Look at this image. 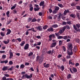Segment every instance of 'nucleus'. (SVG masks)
Wrapping results in <instances>:
<instances>
[{
    "label": "nucleus",
    "instance_id": "052dcab7",
    "mask_svg": "<svg viewBox=\"0 0 80 80\" xmlns=\"http://www.w3.org/2000/svg\"><path fill=\"white\" fill-rule=\"evenodd\" d=\"M11 22H12V21L11 20H10L9 21H8L7 24L9 25V24H10Z\"/></svg>",
    "mask_w": 80,
    "mask_h": 80
},
{
    "label": "nucleus",
    "instance_id": "20e7f679",
    "mask_svg": "<svg viewBox=\"0 0 80 80\" xmlns=\"http://www.w3.org/2000/svg\"><path fill=\"white\" fill-rule=\"evenodd\" d=\"M72 48H73V44H72V43H71L70 44L68 45V50H73Z\"/></svg>",
    "mask_w": 80,
    "mask_h": 80
},
{
    "label": "nucleus",
    "instance_id": "39448f33",
    "mask_svg": "<svg viewBox=\"0 0 80 80\" xmlns=\"http://www.w3.org/2000/svg\"><path fill=\"white\" fill-rule=\"evenodd\" d=\"M67 13H71V12H70V9H67V10H65L64 11L63 13V15L64 16L67 15Z\"/></svg>",
    "mask_w": 80,
    "mask_h": 80
},
{
    "label": "nucleus",
    "instance_id": "4c0bfd02",
    "mask_svg": "<svg viewBox=\"0 0 80 80\" xmlns=\"http://www.w3.org/2000/svg\"><path fill=\"white\" fill-rule=\"evenodd\" d=\"M66 27L65 30H66V28H67V29H68V30H69V29H70V26H64V27Z\"/></svg>",
    "mask_w": 80,
    "mask_h": 80
},
{
    "label": "nucleus",
    "instance_id": "bb28decb",
    "mask_svg": "<svg viewBox=\"0 0 80 80\" xmlns=\"http://www.w3.org/2000/svg\"><path fill=\"white\" fill-rule=\"evenodd\" d=\"M13 56V52H12V53H10L9 58H10V59L12 58Z\"/></svg>",
    "mask_w": 80,
    "mask_h": 80
},
{
    "label": "nucleus",
    "instance_id": "774afa93",
    "mask_svg": "<svg viewBox=\"0 0 80 80\" xmlns=\"http://www.w3.org/2000/svg\"><path fill=\"white\" fill-rule=\"evenodd\" d=\"M56 36L54 34H52V38H55Z\"/></svg>",
    "mask_w": 80,
    "mask_h": 80
},
{
    "label": "nucleus",
    "instance_id": "79ce46f5",
    "mask_svg": "<svg viewBox=\"0 0 80 80\" xmlns=\"http://www.w3.org/2000/svg\"><path fill=\"white\" fill-rule=\"evenodd\" d=\"M40 10V8H34V11H38Z\"/></svg>",
    "mask_w": 80,
    "mask_h": 80
},
{
    "label": "nucleus",
    "instance_id": "f257e3e1",
    "mask_svg": "<svg viewBox=\"0 0 80 80\" xmlns=\"http://www.w3.org/2000/svg\"><path fill=\"white\" fill-rule=\"evenodd\" d=\"M80 27V24L79 23L77 24L76 25H73V28L75 30V31H74L75 33H76V32H78L77 28H79Z\"/></svg>",
    "mask_w": 80,
    "mask_h": 80
},
{
    "label": "nucleus",
    "instance_id": "aec40b11",
    "mask_svg": "<svg viewBox=\"0 0 80 80\" xmlns=\"http://www.w3.org/2000/svg\"><path fill=\"white\" fill-rule=\"evenodd\" d=\"M25 43V41H22L21 42V43L20 44V45L21 46V47H23V46H24Z\"/></svg>",
    "mask_w": 80,
    "mask_h": 80
},
{
    "label": "nucleus",
    "instance_id": "c03bdc74",
    "mask_svg": "<svg viewBox=\"0 0 80 80\" xmlns=\"http://www.w3.org/2000/svg\"><path fill=\"white\" fill-rule=\"evenodd\" d=\"M16 40H18L19 42H22V39L20 38H17L16 39Z\"/></svg>",
    "mask_w": 80,
    "mask_h": 80
},
{
    "label": "nucleus",
    "instance_id": "49530a36",
    "mask_svg": "<svg viewBox=\"0 0 80 80\" xmlns=\"http://www.w3.org/2000/svg\"><path fill=\"white\" fill-rule=\"evenodd\" d=\"M20 67L21 68H25V65L24 64H21L20 66Z\"/></svg>",
    "mask_w": 80,
    "mask_h": 80
},
{
    "label": "nucleus",
    "instance_id": "8fccbe9b",
    "mask_svg": "<svg viewBox=\"0 0 80 80\" xmlns=\"http://www.w3.org/2000/svg\"><path fill=\"white\" fill-rule=\"evenodd\" d=\"M76 9H77V10H80V6H76Z\"/></svg>",
    "mask_w": 80,
    "mask_h": 80
},
{
    "label": "nucleus",
    "instance_id": "0e129e2a",
    "mask_svg": "<svg viewBox=\"0 0 80 80\" xmlns=\"http://www.w3.org/2000/svg\"><path fill=\"white\" fill-rule=\"evenodd\" d=\"M1 35L2 37H4L5 36V34H4L2 32H1Z\"/></svg>",
    "mask_w": 80,
    "mask_h": 80
},
{
    "label": "nucleus",
    "instance_id": "f704fd0d",
    "mask_svg": "<svg viewBox=\"0 0 80 80\" xmlns=\"http://www.w3.org/2000/svg\"><path fill=\"white\" fill-rule=\"evenodd\" d=\"M43 59H42V58H41L39 59V63L41 64L42 62H43Z\"/></svg>",
    "mask_w": 80,
    "mask_h": 80
},
{
    "label": "nucleus",
    "instance_id": "f8f14e48",
    "mask_svg": "<svg viewBox=\"0 0 80 80\" xmlns=\"http://www.w3.org/2000/svg\"><path fill=\"white\" fill-rule=\"evenodd\" d=\"M57 44V42H52V45L50 46L51 48H53V47H55L56 46Z\"/></svg>",
    "mask_w": 80,
    "mask_h": 80
},
{
    "label": "nucleus",
    "instance_id": "69168bd1",
    "mask_svg": "<svg viewBox=\"0 0 80 80\" xmlns=\"http://www.w3.org/2000/svg\"><path fill=\"white\" fill-rule=\"evenodd\" d=\"M30 11H31V12H32V11H33V7H30Z\"/></svg>",
    "mask_w": 80,
    "mask_h": 80
},
{
    "label": "nucleus",
    "instance_id": "dca6fc26",
    "mask_svg": "<svg viewBox=\"0 0 80 80\" xmlns=\"http://www.w3.org/2000/svg\"><path fill=\"white\" fill-rule=\"evenodd\" d=\"M47 53L48 54H51V55H52V54L53 53V50L52 51L49 50V51H48Z\"/></svg>",
    "mask_w": 80,
    "mask_h": 80
},
{
    "label": "nucleus",
    "instance_id": "393cba45",
    "mask_svg": "<svg viewBox=\"0 0 80 80\" xmlns=\"http://www.w3.org/2000/svg\"><path fill=\"white\" fill-rule=\"evenodd\" d=\"M76 15L78 18V20H80V14L79 13H78L76 14Z\"/></svg>",
    "mask_w": 80,
    "mask_h": 80
},
{
    "label": "nucleus",
    "instance_id": "a211bd4d",
    "mask_svg": "<svg viewBox=\"0 0 80 80\" xmlns=\"http://www.w3.org/2000/svg\"><path fill=\"white\" fill-rule=\"evenodd\" d=\"M8 69V67L7 66L3 67L2 69L3 71H6V70H7Z\"/></svg>",
    "mask_w": 80,
    "mask_h": 80
},
{
    "label": "nucleus",
    "instance_id": "423d86ee",
    "mask_svg": "<svg viewBox=\"0 0 80 80\" xmlns=\"http://www.w3.org/2000/svg\"><path fill=\"white\" fill-rule=\"evenodd\" d=\"M65 27H63L62 29H61L59 32H58L60 34H62V33H63L64 32H65V28H66Z\"/></svg>",
    "mask_w": 80,
    "mask_h": 80
},
{
    "label": "nucleus",
    "instance_id": "e433bc0d",
    "mask_svg": "<svg viewBox=\"0 0 80 80\" xmlns=\"http://www.w3.org/2000/svg\"><path fill=\"white\" fill-rule=\"evenodd\" d=\"M49 40L50 41H52V35H50L49 36Z\"/></svg>",
    "mask_w": 80,
    "mask_h": 80
},
{
    "label": "nucleus",
    "instance_id": "3c124183",
    "mask_svg": "<svg viewBox=\"0 0 80 80\" xmlns=\"http://www.w3.org/2000/svg\"><path fill=\"white\" fill-rule=\"evenodd\" d=\"M70 58H71V56H70V55H68L67 56L66 58H67V59Z\"/></svg>",
    "mask_w": 80,
    "mask_h": 80
},
{
    "label": "nucleus",
    "instance_id": "4468645a",
    "mask_svg": "<svg viewBox=\"0 0 80 80\" xmlns=\"http://www.w3.org/2000/svg\"><path fill=\"white\" fill-rule=\"evenodd\" d=\"M7 32L6 33V35H9L10 34V33L12 32V31L10 29H7Z\"/></svg>",
    "mask_w": 80,
    "mask_h": 80
},
{
    "label": "nucleus",
    "instance_id": "de8ad7c7",
    "mask_svg": "<svg viewBox=\"0 0 80 80\" xmlns=\"http://www.w3.org/2000/svg\"><path fill=\"white\" fill-rule=\"evenodd\" d=\"M73 51L74 52H76L77 51V48L76 47L75 48H74Z\"/></svg>",
    "mask_w": 80,
    "mask_h": 80
},
{
    "label": "nucleus",
    "instance_id": "a878e982",
    "mask_svg": "<svg viewBox=\"0 0 80 80\" xmlns=\"http://www.w3.org/2000/svg\"><path fill=\"white\" fill-rule=\"evenodd\" d=\"M70 17H72V18H75V14H71L70 15Z\"/></svg>",
    "mask_w": 80,
    "mask_h": 80
},
{
    "label": "nucleus",
    "instance_id": "7ed1b4c3",
    "mask_svg": "<svg viewBox=\"0 0 80 80\" xmlns=\"http://www.w3.org/2000/svg\"><path fill=\"white\" fill-rule=\"evenodd\" d=\"M25 76V78H28V79H30V78H32V76L33 75L32 74H30V75H28L27 74H26L25 75H24Z\"/></svg>",
    "mask_w": 80,
    "mask_h": 80
},
{
    "label": "nucleus",
    "instance_id": "7c9ffc66",
    "mask_svg": "<svg viewBox=\"0 0 80 80\" xmlns=\"http://www.w3.org/2000/svg\"><path fill=\"white\" fill-rule=\"evenodd\" d=\"M39 58H40V57H39V56H38L36 58V62H38V61H39Z\"/></svg>",
    "mask_w": 80,
    "mask_h": 80
},
{
    "label": "nucleus",
    "instance_id": "f03ea898",
    "mask_svg": "<svg viewBox=\"0 0 80 80\" xmlns=\"http://www.w3.org/2000/svg\"><path fill=\"white\" fill-rule=\"evenodd\" d=\"M59 9L60 8H59V7L55 6L54 10L52 11L53 13H54L55 14V13H57V12H58V10H59Z\"/></svg>",
    "mask_w": 80,
    "mask_h": 80
},
{
    "label": "nucleus",
    "instance_id": "6e6d98bb",
    "mask_svg": "<svg viewBox=\"0 0 80 80\" xmlns=\"http://www.w3.org/2000/svg\"><path fill=\"white\" fill-rule=\"evenodd\" d=\"M55 34L56 35V36L57 37H58V36L59 35V32H57V33H55Z\"/></svg>",
    "mask_w": 80,
    "mask_h": 80
},
{
    "label": "nucleus",
    "instance_id": "0eeeda50",
    "mask_svg": "<svg viewBox=\"0 0 80 80\" xmlns=\"http://www.w3.org/2000/svg\"><path fill=\"white\" fill-rule=\"evenodd\" d=\"M36 28L38 30H39V31H43V29L42 28V26L41 25L39 26H37L36 27Z\"/></svg>",
    "mask_w": 80,
    "mask_h": 80
},
{
    "label": "nucleus",
    "instance_id": "5fc2aeb1",
    "mask_svg": "<svg viewBox=\"0 0 80 80\" xmlns=\"http://www.w3.org/2000/svg\"><path fill=\"white\" fill-rule=\"evenodd\" d=\"M6 55H3L2 56V58L3 59H5V58H6Z\"/></svg>",
    "mask_w": 80,
    "mask_h": 80
},
{
    "label": "nucleus",
    "instance_id": "13d9d810",
    "mask_svg": "<svg viewBox=\"0 0 80 80\" xmlns=\"http://www.w3.org/2000/svg\"><path fill=\"white\" fill-rule=\"evenodd\" d=\"M21 78H22V79H25V75L23 74V75L21 77Z\"/></svg>",
    "mask_w": 80,
    "mask_h": 80
},
{
    "label": "nucleus",
    "instance_id": "a19ab883",
    "mask_svg": "<svg viewBox=\"0 0 80 80\" xmlns=\"http://www.w3.org/2000/svg\"><path fill=\"white\" fill-rule=\"evenodd\" d=\"M76 5V4H75L74 2H73L71 3V7H75Z\"/></svg>",
    "mask_w": 80,
    "mask_h": 80
},
{
    "label": "nucleus",
    "instance_id": "338daca9",
    "mask_svg": "<svg viewBox=\"0 0 80 80\" xmlns=\"http://www.w3.org/2000/svg\"><path fill=\"white\" fill-rule=\"evenodd\" d=\"M67 23H68V24L69 25H72L71 21H68L67 22Z\"/></svg>",
    "mask_w": 80,
    "mask_h": 80
},
{
    "label": "nucleus",
    "instance_id": "6ab92c4d",
    "mask_svg": "<svg viewBox=\"0 0 80 80\" xmlns=\"http://www.w3.org/2000/svg\"><path fill=\"white\" fill-rule=\"evenodd\" d=\"M45 5V1H41L39 3V5L41 7Z\"/></svg>",
    "mask_w": 80,
    "mask_h": 80
},
{
    "label": "nucleus",
    "instance_id": "2eb2a0df",
    "mask_svg": "<svg viewBox=\"0 0 80 80\" xmlns=\"http://www.w3.org/2000/svg\"><path fill=\"white\" fill-rule=\"evenodd\" d=\"M52 27L54 28H58V25L57 24H53L52 25Z\"/></svg>",
    "mask_w": 80,
    "mask_h": 80
},
{
    "label": "nucleus",
    "instance_id": "09e8293b",
    "mask_svg": "<svg viewBox=\"0 0 80 80\" xmlns=\"http://www.w3.org/2000/svg\"><path fill=\"white\" fill-rule=\"evenodd\" d=\"M62 61L63 62H66V61H67V59L64 58L62 59Z\"/></svg>",
    "mask_w": 80,
    "mask_h": 80
},
{
    "label": "nucleus",
    "instance_id": "37998d69",
    "mask_svg": "<svg viewBox=\"0 0 80 80\" xmlns=\"http://www.w3.org/2000/svg\"><path fill=\"white\" fill-rule=\"evenodd\" d=\"M63 38V37L60 36H59L58 37V39H62V38Z\"/></svg>",
    "mask_w": 80,
    "mask_h": 80
},
{
    "label": "nucleus",
    "instance_id": "9b49d317",
    "mask_svg": "<svg viewBox=\"0 0 80 80\" xmlns=\"http://www.w3.org/2000/svg\"><path fill=\"white\" fill-rule=\"evenodd\" d=\"M47 31L48 32H53L54 31V29L52 27L50 28H48L47 30Z\"/></svg>",
    "mask_w": 80,
    "mask_h": 80
},
{
    "label": "nucleus",
    "instance_id": "2f4dec72",
    "mask_svg": "<svg viewBox=\"0 0 80 80\" xmlns=\"http://www.w3.org/2000/svg\"><path fill=\"white\" fill-rule=\"evenodd\" d=\"M58 6L59 7H60L61 8H63V4H58Z\"/></svg>",
    "mask_w": 80,
    "mask_h": 80
},
{
    "label": "nucleus",
    "instance_id": "58836bf2",
    "mask_svg": "<svg viewBox=\"0 0 80 80\" xmlns=\"http://www.w3.org/2000/svg\"><path fill=\"white\" fill-rule=\"evenodd\" d=\"M47 28H48V26H47V25H45L43 27V30H46V29H47Z\"/></svg>",
    "mask_w": 80,
    "mask_h": 80
},
{
    "label": "nucleus",
    "instance_id": "a18cd8bd",
    "mask_svg": "<svg viewBox=\"0 0 80 80\" xmlns=\"http://www.w3.org/2000/svg\"><path fill=\"white\" fill-rule=\"evenodd\" d=\"M13 13H17V12H18V11H17V10H16V9H14L13 11Z\"/></svg>",
    "mask_w": 80,
    "mask_h": 80
},
{
    "label": "nucleus",
    "instance_id": "603ef678",
    "mask_svg": "<svg viewBox=\"0 0 80 80\" xmlns=\"http://www.w3.org/2000/svg\"><path fill=\"white\" fill-rule=\"evenodd\" d=\"M76 42H77V43H79L80 42V39L78 38H76Z\"/></svg>",
    "mask_w": 80,
    "mask_h": 80
},
{
    "label": "nucleus",
    "instance_id": "e2e57ef3",
    "mask_svg": "<svg viewBox=\"0 0 80 80\" xmlns=\"http://www.w3.org/2000/svg\"><path fill=\"white\" fill-rule=\"evenodd\" d=\"M62 18L63 20H66V17H62Z\"/></svg>",
    "mask_w": 80,
    "mask_h": 80
},
{
    "label": "nucleus",
    "instance_id": "412c9836",
    "mask_svg": "<svg viewBox=\"0 0 80 80\" xmlns=\"http://www.w3.org/2000/svg\"><path fill=\"white\" fill-rule=\"evenodd\" d=\"M17 7V4H15L11 8V10H13V9H15V8H16V7Z\"/></svg>",
    "mask_w": 80,
    "mask_h": 80
},
{
    "label": "nucleus",
    "instance_id": "cd10ccee",
    "mask_svg": "<svg viewBox=\"0 0 80 80\" xmlns=\"http://www.w3.org/2000/svg\"><path fill=\"white\" fill-rule=\"evenodd\" d=\"M33 52H30L29 53L28 56V57H31V56H32V55H33Z\"/></svg>",
    "mask_w": 80,
    "mask_h": 80
},
{
    "label": "nucleus",
    "instance_id": "4be33fe9",
    "mask_svg": "<svg viewBox=\"0 0 80 80\" xmlns=\"http://www.w3.org/2000/svg\"><path fill=\"white\" fill-rule=\"evenodd\" d=\"M60 68L62 71V72H63V70H64V69H65V67H64V66L63 65H62L61 67Z\"/></svg>",
    "mask_w": 80,
    "mask_h": 80
},
{
    "label": "nucleus",
    "instance_id": "f3484780",
    "mask_svg": "<svg viewBox=\"0 0 80 80\" xmlns=\"http://www.w3.org/2000/svg\"><path fill=\"white\" fill-rule=\"evenodd\" d=\"M7 41H3V42L4 43H5V44H6V45H7V44H8V43H9V42H10V39H8L7 40Z\"/></svg>",
    "mask_w": 80,
    "mask_h": 80
},
{
    "label": "nucleus",
    "instance_id": "6e6552de",
    "mask_svg": "<svg viewBox=\"0 0 80 80\" xmlns=\"http://www.w3.org/2000/svg\"><path fill=\"white\" fill-rule=\"evenodd\" d=\"M29 48V44L28 43L26 44L25 46L24 49L25 50H28Z\"/></svg>",
    "mask_w": 80,
    "mask_h": 80
},
{
    "label": "nucleus",
    "instance_id": "473e14b6",
    "mask_svg": "<svg viewBox=\"0 0 80 80\" xmlns=\"http://www.w3.org/2000/svg\"><path fill=\"white\" fill-rule=\"evenodd\" d=\"M37 19L34 18L32 20L31 22H37Z\"/></svg>",
    "mask_w": 80,
    "mask_h": 80
},
{
    "label": "nucleus",
    "instance_id": "ddd939ff",
    "mask_svg": "<svg viewBox=\"0 0 80 80\" xmlns=\"http://www.w3.org/2000/svg\"><path fill=\"white\" fill-rule=\"evenodd\" d=\"M68 55H72L73 54V53L72 50H70V52L68 51Z\"/></svg>",
    "mask_w": 80,
    "mask_h": 80
},
{
    "label": "nucleus",
    "instance_id": "b1692460",
    "mask_svg": "<svg viewBox=\"0 0 80 80\" xmlns=\"http://www.w3.org/2000/svg\"><path fill=\"white\" fill-rule=\"evenodd\" d=\"M63 40H62H62H60L59 41V46H61L62 45V43H63Z\"/></svg>",
    "mask_w": 80,
    "mask_h": 80
},
{
    "label": "nucleus",
    "instance_id": "1a4fd4ad",
    "mask_svg": "<svg viewBox=\"0 0 80 80\" xmlns=\"http://www.w3.org/2000/svg\"><path fill=\"white\" fill-rule=\"evenodd\" d=\"M46 63H47V62H45L44 63V67L45 68H49L50 67V64L48 63L46 64Z\"/></svg>",
    "mask_w": 80,
    "mask_h": 80
},
{
    "label": "nucleus",
    "instance_id": "9d476101",
    "mask_svg": "<svg viewBox=\"0 0 80 80\" xmlns=\"http://www.w3.org/2000/svg\"><path fill=\"white\" fill-rule=\"evenodd\" d=\"M2 80H13V79L12 78H7L5 76H4L2 78Z\"/></svg>",
    "mask_w": 80,
    "mask_h": 80
},
{
    "label": "nucleus",
    "instance_id": "4d7b16f0",
    "mask_svg": "<svg viewBox=\"0 0 80 80\" xmlns=\"http://www.w3.org/2000/svg\"><path fill=\"white\" fill-rule=\"evenodd\" d=\"M28 20V22H30L32 20V18H29Z\"/></svg>",
    "mask_w": 80,
    "mask_h": 80
},
{
    "label": "nucleus",
    "instance_id": "c9c22d12",
    "mask_svg": "<svg viewBox=\"0 0 80 80\" xmlns=\"http://www.w3.org/2000/svg\"><path fill=\"white\" fill-rule=\"evenodd\" d=\"M63 39H64V40H67L68 39V36H64Z\"/></svg>",
    "mask_w": 80,
    "mask_h": 80
},
{
    "label": "nucleus",
    "instance_id": "c756f323",
    "mask_svg": "<svg viewBox=\"0 0 80 80\" xmlns=\"http://www.w3.org/2000/svg\"><path fill=\"white\" fill-rule=\"evenodd\" d=\"M72 76V75L70 74H68L67 76V78L68 79H69L70 78H71V77Z\"/></svg>",
    "mask_w": 80,
    "mask_h": 80
},
{
    "label": "nucleus",
    "instance_id": "680f3d73",
    "mask_svg": "<svg viewBox=\"0 0 80 80\" xmlns=\"http://www.w3.org/2000/svg\"><path fill=\"white\" fill-rule=\"evenodd\" d=\"M9 65H13V62H12V61H10L9 62Z\"/></svg>",
    "mask_w": 80,
    "mask_h": 80
},
{
    "label": "nucleus",
    "instance_id": "c85d7f7f",
    "mask_svg": "<svg viewBox=\"0 0 80 80\" xmlns=\"http://www.w3.org/2000/svg\"><path fill=\"white\" fill-rule=\"evenodd\" d=\"M10 14V11H8L6 12L7 17H9L10 16H9V14Z\"/></svg>",
    "mask_w": 80,
    "mask_h": 80
},
{
    "label": "nucleus",
    "instance_id": "72a5a7b5",
    "mask_svg": "<svg viewBox=\"0 0 80 80\" xmlns=\"http://www.w3.org/2000/svg\"><path fill=\"white\" fill-rule=\"evenodd\" d=\"M61 20V16L59 15L58 17V21H60Z\"/></svg>",
    "mask_w": 80,
    "mask_h": 80
},
{
    "label": "nucleus",
    "instance_id": "864d4df0",
    "mask_svg": "<svg viewBox=\"0 0 80 80\" xmlns=\"http://www.w3.org/2000/svg\"><path fill=\"white\" fill-rule=\"evenodd\" d=\"M48 10H49V12L50 13H51L52 12V9L51 8H50Z\"/></svg>",
    "mask_w": 80,
    "mask_h": 80
},
{
    "label": "nucleus",
    "instance_id": "5701e85b",
    "mask_svg": "<svg viewBox=\"0 0 80 80\" xmlns=\"http://www.w3.org/2000/svg\"><path fill=\"white\" fill-rule=\"evenodd\" d=\"M72 70H73V72H74V73H76L77 72V68L73 67L72 68Z\"/></svg>",
    "mask_w": 80,
    "mask_h": 80
},
{
    "label": "nucleus",
    "instance_id": "bf43d9fd",
    "mask_svg": "<svg viewBox=\"0 0 80 80\" xmlns=\"http://www.w3.org/2000/svg\"><path fill=\"white\" fill-rule=\"evenodd\" d=\"M62 48L63 49V50L65 52V51H66V48L64 46H62Z\"/></svg>",
    "mask_w": 80,
    "mask_h": 80
},
{
    "label": "nucleus",
    "instance_id": "ea45409f",
    "mask_svg": "<svg viewBox=\"0 0 80 80\" xmlns=\"http://www.w3.org/2000/svg\"><path fill=\"white\" fill-rule=\"evenodd\" d=\"M14 66H12L10 68L8 69V70H10V71H12V70H13Z\"/></svg>",
    "mask_w": 80,
    "mask_h": 80
}]
</instances>
